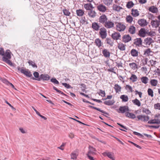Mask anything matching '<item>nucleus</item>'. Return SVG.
Here are the masks:
<instances>
[{"label": "nucleus", "mask_w": 160, "mask_h": 160, "mask_svg": "<svg viewBox=\"0 0 160 160\" xmlns=\"http://www.w3.org/2000/svg\"><path fill=\"white\" fill-rule=\"evenodd\" d=\"M137 118L139 120H140L144 122L148 121L149 119V117L148 116L143 115L137 116Z\"/></svg>", "instance_id": "423d86ee"}, {"label": "nucleus", "mask_w": 160, "mask_h": 160, "mask_svg": "<svg viewBox=\"0 0 160 160\" xmlns=\"http://www.w3.org/2000/svg\"><path fill=\"white\" fill-rule=\"evenodd\" d=\"M148 123L149 124H160V120L158 119H152L149 121Z\"/></svg>", "instance_id": "393cba45"}, {"label": "nucleus", "mask_w": 160, "mask_h": 160, "mask_svg": "<svg viewBox=\"0 0 160 160\" xmlns=\"http://www.w3.org/2000/svg\"><path fill=\"white\" fill-rule=\"evenodd\" d=\"M33 75L35 78L32 77V79L34 80H36L38 81V78H40V75L39 73L37 72H35L33 73Z\"/></svg>", "instance_id": "72a5a7b5"}, {"label": "nucleus", "mask_w": 160, "mask_h": 160, "mask_svg": "<svg viewBox=\"0 0 160 160\" xmlns=\"http://www.w3.org/2000/svg\"><path fill=\"white\" fill-rule=\"evenodd\" d=\"M5 52L4 49L3 48H0V55L3 56L4 55Z\"/></svg>", "instance_id": "680f3d73"}, {"label": "nucleus", "mask_w": 160, "mask_h": 160, "mask_svg": "<svg viewBox=\"0 0 160 160\" xmlns=\"http://www.w3.org/2000/svg\"><path fill=\"white\" fill-rule=\"evenodd\" d=\"M154 108L155 109L160 110V104L158 103L154 105Z\"/></svg>", "instance_id": "13d9d810"}, {"label": "nucleus", "mask_w": 160, "mask_h": 160, "mask_svg": "<svg viewBox=\"0 0 160 160\" xmlns=\"http://www.w3.org/2000/svg\"><path fill=\"white\" fill-rule=\"evenodd\" d=\"M102 53L105 58H109L110 57V53L106 49H104L102 50Z\"/></svg>", "instance_id": "412c9836"}, {"label": "nucleus", "mask_w": 160, "mask_h": 160, "mask_svg": "<svg viewBox=\"0 0 160 160\" xmlns=\"http://www.w3.org/2000/svg\"><path fill=\"white\" fill-rule=\"evenodd\" d=\"M21 72L24 74L27 77H31L32 76L31 72L30 71H28V69L27 70L26 69L21 70Z\"/></svg>", "instance_id": "f3484780"}, {"label": "nucleus", "mask_w": 160, "mask_h": 160, "mask_svg": "<svg viewBox=\"0 0 160 160\" xmlns=\"http://www.w3.org/2000/svg\"><path fill=\"white\" fill-rule=\"evenodd\" d=\"M132 103L135 105L137 106L138 107H140L141 106V103L140 101L137 98L132 101Z\"/></svg>", "instance_id": "f704fd0d"}, {"label": "nucleus", "mask_w": 160, "mask_h": 160, "mask_svg": "<svg viewBox=\"0 0 160 160\" xmlns=\"http://www.w3.org/2000/svg\"><path fill=\"white\" fill-rule=\"evenodd\" d=\"M84 8L87 10H91V9L93 8L92 5L91 3H87L84 5Z\"/></svg>", "instance_id": "c85d7f7f"}, {"label": "nucleus", "mask_w": 160, "mask_h": 160, "mask_svg": "<svg viewBox=\"0 0 160 160\" xmlns=\"http://www.w3.org/2000/svg\"><path fill=\"white\" fill-rule=\"evenodd\" d=\"M134 5V4L132 1L128 2L126 5L127 7L128 8H130L133 7Z\"/></svg>", "instance_id": "a18cd8bd"}, {"label": "nucleus", "mask_w": 160, "mask_h": 160, "mask_svg": "<svg viewBox=\"0 0 160 160\" xmlns=\"http://www.w3.org/2000/svg\"><path fill=\"white\" fill-rule=\"evenodd\" d=\"M142 66H144L147 64V59L145 58L144 59L142 60Z\"/></svg>", "instance_id": "e2e57ef3"}, {"label": "nucleus", "mask_w": 160, "mask_h": 160, "mask_svg": "<svg viewBox=\"0 0 160 160\" xmlns=\"http://www.w3.org/2000/svg\"><path fill=\"white\" fill-rule=\"evenodd\" d=\"M133 44L138 47L142 46V41L141 38H137L134 39Z\"/></svg>", "instance_id": "ddd939ff"}, {"label": "nucleus", "mask_w": 160, "mask_h": 160, "mask_svg": "<svg viewBox=\"0 0 160 160\" xmlns=\"http://www.w3.org/2000/svg\"><path fill=\"white\" fill-rule=\"evenodd\" d=\"M89 151L87 154L89 155H95L96 154V149L93 147L89 145L88 147Z\"/></svg>", "instance_id": "f8f14e48"}, {"label": "nucleus", "mask_w": 160, "mask_h": 160, "mask_svg": "<svg viewBox=\"0 0 160 160\" xmlns=\"http://www.w3.org/2000/svg\"><path fill=\"white\" fill-rule=\"evenodd\" d=\"M129 109L128 107L127 106H124L120 107L119 108V111L118 112L119 113H124L127 112H128Z\"/></svg>", "instance_id": "9b49d317"}, {"label": "nucleus", "mask_w": 160, "mask_h": 160, "mask_svg": "<svg viewBox=\"0 0 160 160\" xmlns=\"http://www.w3.org/2000/svg\"><path fill=\"white\" fill-rule=\"evenodd\" d=\"M117 25L116 28L117 30L119 32L123 31L126 28V26L125 25L120 22H116Z\"/></svg>", "instance_id": "7ed1b4c3"}, {"label": "nucleus", "mask_w": 160, "mask_h": 160, "mask_svg": "<svg viewBox=\"0 0 160 160\" xmlns=\"http://www.w3.org/2000/svg\"><path fill=\"white\" fill-rule=\"evenodd\" d=\"M147 34H148L149 36L151 37H153L155 35L156 33L155 32L151 31L149 32H148Z\"/></svg>", "instance_id": "5fc2aeb1"}, {"label": "nucleus", "mask_w": 160, "mask_h": 160, "mask_svg": "<svg viewBox=\"0 0 160 160\" xmlns=\"http://www.w3.org/2000/svg\"><path fill=\"white\" fill-rule=\"evenodd\" d=\"M153 42L152 38L150 37H148L144 40L143 43L146 45L149 46Z\"/></svg>", "instance_id": "4468645a"}, {"label": "nucleus", "mask_w": 160, "mask_h": 160, "mask_svg": "<svg viewBox=\"0 0 160 160\" xmlns=\"http://www.w3.org/2000/svg\"><path fill=\"white\" fill-rule=\"evenodd\" d=\"M53 89L54 90H55L57 92H58L59 93H60L61 94H62V95H63L65 96H67V95L66 94H64L63 92H62L60 90H58L56 87L53 86Z\"/></svg>", "instance_id": "603ef678"}, {"label": "nucleus", "mask_w": 160, "mask_h": 160, "mask_svg": "<svg viewBox=\"0 0 160 160\" xmlns=\"http://www.w3.org/2000/svg\"><path fill=\"white\" fill-rule=\"evenodd\" d=\"M89 107L90 108H93V109H95V110H98L103 113L105 114L108 115H109V114L108 113H107V112H106L105 111H103L102 110L100 109L99 108H97V107H95L94 106H89Z\"/></svg>", "instance_id": "a878e982"}, {"label": "nucleus", "mask_w": 160, "mask_h": 160, "mask_svg": "<svg viewBox=\"0 0 160 160\" xmlns=\"http://www.w3.org/2000/svg\"><path fill=\"white\" fill-rule=\"evenodd\" d=\"M50 79V77L48 74H42L40 75V78H38V81L43 80V81H48Z\"/></svg>", "instance_id": "9d476101"}, {"label": "nucleus", "mask_w": 160, "mask_h": 160, "mask_svg": "<svg viewBox=\"0 0 160 160\" xmlns=\"http://www.w3.org/2000/svg\"><path fill=\"white\" fill-rule=\"evenodd\" d=\"M148 127L150 128H158L159 127V125H148Z\"/></svg>", "instance_id": "0e129e2a"}, {"label": "nucleus", "mask_w": 160, "mask_h": 160, "mask_svg": "<svg viewBox=\"0 0 160 160\" xmlns=\"http://www.w3.org/2000/svg\"><path fill=\"white\" fill-rule=\"evenodd\" d=\"M94 43L96 46L98 47V48H100V47L102 46V42L101 40L98 38H97L95 40Z\"/></svg>", "instance_id": "4be33fe9"}, {"label": "nucleus", "mask_w": 160, "mask_h": 160, "mask_svg": "<svg viewBox=\"0 0 160 160\" xmlns=\"http://www.w3.org/2000/svg\"><path fill=\"white\" fill-rule=\"evenodd\" d=\"M111 37L113 40H117L121 39V35L119 32H114L112 34Z\"/></svg>", "instance_id": "1a4fd4ad"}, {"label": "nucleus", "mask_w": 160, "mask_h": 160, "mask_svg": "<svg viewBox=\"0 0 160 160\" xmlns=\"http://www.w3.org/2000/svg\"><path fill=\"white\" fill-rule=\"evenodd\" d=\"M51 81L56 84H59V82L55 78H52L51 79Z\"/></svg>", "instance_id": "6e6d98bb"}, {"label": "nucleus", "mask_w": 160, "mask_h": 160, "mask_svg": "<svg viewBox=\"0 0 160 160\" xmlns=\"http://www.w3.org/2000/svg\"><path fill=\"white\" fill-rule=\"evenodd\" d=\"M142 112L146 113L147 114H149L151 113L150 111L148 109H145L144 108L142 109Z\"/></svg>", "instance_id": "4d7b16f0"}, {"label": "nucleus", "mask_w": 160, "mask_h": 160, "mask_svg": "<svg viewBox=\"0 0 160 160\" xmlns=\"http://www.w3.org/2000/svg\"><path fill=\"white\" fill-rule=\"evenodd\" d=\"M62 12L66 16H69L71 14L70 12L68 10L66 9H63Z\"/></svg>", "instance_id": "49530a36"}, {"label": "nucleus", "mask_w": 160, "mask_h": 160, "mask_svg": "<svg viewBox=\"0 0 160 160\" xmlns=\"http://www.w3.org/2000/svg\"><path fill=\"white\" fill-rule=\"evenodd\" d=\"M152 51L150 48H148L144 51V55H146L148 56L150 55V53Z\"/></svg>", "instance_id": "8fccbe9b"}, {"label": "nucleus", "mask_w": 160, "mask_h": 160, "mask_svg": "<svg viewBox=\"0 0 160 160\" xmlns=\"http://www.w3.org/2000/svg\"><path fill=\"white\" fill-rule=\"evenodd\" d=\"M126 20L127 22L131 23L133 20V18L131 16L129 15L127 17Z\"/></svg>", "instance_id": "09e8293b"}, {"label": "nucleus", "mask_w": 160, "mask_h": 160, "mask_svg": "<svg viewBox=\"0 0 160 160\" xmlns=\"http://www.w3.org/2000/svg\"><path fill=\"white\" fill-rule=\"evenodd\" d=\"M104 26L107 29L112 28L114 27V23L111 21L108 20L104 24Z\"/></svg>", "instance_id": "0eeeda50"}, {"label": "nucleus", "mask_w": 160, "mask_h": 160, "mask_svg": "<svg viewBox=\"0 0 160 160\" xmlns=\"http://www.w3.org/2000/svg\"><path fill=\"white\" fill-rule=\"evenodd\" d=\"M105 41L107 44L109 45L110 46H112L113 44V42L112 41L110 38H106Z\"/></svg>", "instance_id": "c9c22d12"}, {"label": "nucleus", "mask_w": 160, "mask_h": 160, "mask_svg": "<svg viewBox=\"0 0 160 160\" xmlns=\"http://www.w3.org/2000/svg\"><path fill=\"white\" fill-rule=\"evenodd\" d=\"M113 0H103V2L106 5L109 6L112 3Z\"/></svg>", "instance_id": "37998d69"}, {"label": "nucleus", "mask_w": 160, "mask_h": 160, "mask_svg": "<svg viewBox=\"0 0 160 160\" xmlns=\"http://www.w3.org/2000/svg\"><path fill=\"white\" fill-rule=\"evenodd\" d=\"M149 11L153 13H156L158 11V9L157 8L154 6H151L149 7Z\"/></svg>", "instance_id": "bb28decb"}, {"label": "nucleus", "mask_w": 160, "mask_h": 160, "mask_svg": "<svg viewBox=\"0 0 160 160\" xmlns=\"http://www.w3.org/2000/svg\"><path fill=\"white\" fill-rule=\"evenodd\" d=\"M148 95L151 97L153 96V90L151 88H148Z\"/></svg>", "instance_id": "3c124183"}, {"label": "nucleus", "mask_w": 160, "mask_h": 160, "mask_svg": "<svg viewBox=\"0 0 160 160\" xmlns=\"http://www.w3.org/2000/svg\"><path fill=\"white\" fill-rule=\"evenodd\" d=\"M97 9L102 12H105L107 11L108 8L102 3L100 4L97 6Z\"/></svg>", "instance_id": "20e7f679"}, {"label": "nucleus", "mask_w": 160, "mask_h": 160, "mask_svg": "<svg viewBox=\"0 0 160 160\" xmlns=\"http://www.w3.org/2000/svg\"><path fill=\"white\" fill-rule=\"evenodd\" d=\"M100 27L99 25L96 22H94L92 23V28L95 31H98L100 30Z\"/></svg>", "instance_id": "a211bd4d"}, {"label": "nucleus", "mask_w": 160, "mask_h": 160, "mask_svg": "<svg viewBox=\"0 0 160 160\" xmlns=\"http://www.w3.org/2000/svg\"><path fill=\"white\" fill-rule=\"evenodd\" d=\"M114 88L115 89L116 92L117 93L121 91V88L118 84H116L114 85Z\"/></svg>", "instance_id": "79ce46f5"}, {"label": "nucleus", "mask_w": 160, "mask_h": 160, "mask_svg": "<svg viewBox=\"0 0 160 160\" xmlns=\"http://www.w3.org/2000/svg\"><path fill=\"white\" fill-rule=\"evenodd\" d=\"M136 28L133 26H131L129 28L128 32L131 34H134L135 32Z\"/></svg>", "instance_id": "b1692460"}, {"label": "nucleus", "mask_w": 160, "mask_h": 160, "mask_svg": "<svg viewBox=\"0 0 160 160\" xmlns=\"http://www.w3.org/2000/svg\"><path fill=\"white\" fill-rule=\"evenodd\" d=\"M71 157L72 159H75L77 158V155L75 153L72 152L71 154Z\"/></svg>", "instance_id": "052dcab7"}, {"label": "nucleus", "mask_w": 160, "mask_h": 160, "mask_svg": "<svg viewBox=\"0 0 160 160\" xmlns=\"http://www.w3.org/2000/svg\"><path fill=\"white\" fill-rule=\"evenodd\" d=\"M99 35L101 38L104 39L106 38L107 36V30L104 27H102L100 29L99 32Z\"/></svg>", "instance_id": "f03ea898"}, {"label": "nucleus", "mask_w": 160, "mask_h": 160, "mask_svg": "<svg viewBox=\"0 0 160 160\" xmlns=\"http://www.w3.org/2000/svg\"><path fill=\"white\" fill-rule=\"evenodd\" d=\"M2 82L7 85H9L10 82L6 79H4L2 80Z\"/></svg>", "instance_id": "69168bd1"}, {"label": "nucleus", "mask_w": 160, "mask_h": 160, "mask_svg": "<svg viewBox=\"0 0 160 160\" xmlns=\"http://www.w3.org/2000/svg\"><path fill=\"white\" fill-rule=\"evenodd\" d=\"M120 98L122 99V102H126L128 101V96L124 95L121 96Z\"/></svg>", "instance_id": "a19ab883"}, {"label": "nucleus", "mask_w": 160, "mask_h": 160, "mask_svg": "<svg viewBox=\"0 0 160 160\" xmlns=\"http://www.w3.org/2000/svg\"><path fill=\"white\" fill-rule=\"evenodd\" d=\"M132 14L134 17H136L139 15V12L137 9H132L131 10Z\"/></svg>", "instance_id": "5701e85b"}, {"label": "nucleus", "mask_w": 160, "mask_h": 160, "mask_svg": "<svg viewBox=\"0 0 160 160\" xmlns=\"http://www.w3.org/2000/svg\"><path fill=\"white\" fill-rule=\"evenodd\" d=\"M130 52L131 55L133 57H137L138 56V52L135 49H132Z\"/></svg>", "instance_id": "cd10ccee"}, {"label": "nucleus", "mask_w": 160, "mask_h": 160, "mask_svg": "<svg viewBox=\"0 0 160 160\" xmlns=\"http://www.w3.org/2000/svg\"><path fill=\"white\" fill-rule=\"evenodd\" d=\"M113 9L114 10L117 12H119L121 9H122V8L119 6L114 4L113 6Z\"/></svg>", "instance_id": "2f4dec72"}, {"label": "nucleus", "mask_w": 160, "mask_h": 160, "mask_svg": "<svg viewBox=\"0 0 160 160\" xmlns=\"http://www.w3.org/2000/svg\"><path fill=\"white\" fill-rule=\"evenodd\" d=\"M102 155L104 156H107L110 158L112 159V160H115L114 158L113 157V154L111 152H104L102 153Z\"/></svg>", "instance_id": "6ab92c4d"}, {"label": "nucleus", "mask_w": 160, "mask_h": 160, "mask_svg": "<svg viewBox=\"0 0 160 160\" xmlns=\"http://www.w3.org/2000/svg\"><path fill=\"white\" fill-rule=\"evenodd\" d=\"M76 12L77 16L79 17L82 16L84 14V11L81 9L77 10Z\"/></svg>", "instance_id": "7c9ffc66"}, {"label": "nucleus", "mask_w": 160, "mask_h": 160, "mask_svg": "<svg viewBox=\"0 0 160 160\" xmlns=\"http://www.w3.org/2000/svg\"><path fill=\"white\" fill-rule=\"evenodd\" d=\"M129 66L133 70L138 68V65L135 62L129 63Z\"/></svg>", "instance_id": "58836bf2"}, {"label": "nucleus", "mask_w": 160, "mask_h": 160, "mask_svg": "<svg viewBox=\"0 0 160 160\" xmlns=\"http://www.w3.org/2000/svg\"><path fill=\"white\" fill-rule=\"evenodd\" d=\"M5 102L8 104L10 107L12 109L15 110V108L12 106L10 103H9L7 101L5 100Z\"/></svg>", "instance_id": "338daca9"}, {"label": "nucleus", "mask_w": 160, "mask_h": 160, "mask_svg": "<svg viewBox=\"0 0 160 160\" xmlns=\"http://www.w3.org/2000/svg\"><path fill=\"white\" fill-rule=\"evenodd\" d=\"M62 84L67 88H72V87L69 84H68L65 83H62Z\"/></svg>", "instance_id": "bf43d9fd"}, {"label": "nucleus", "mask_w": 160, "mask_h": 160, "mask_svg": "<svg viewBox=\"0 0 160 160\" xmlns=\"http://www.w3.org/2000/svg\"><path fill=\"white\" fill-rule=\"evenodd\" d=\"M88 15L90 17L94 18L96 15V12L95 11L91 10L88 12Z\"/></svg>", "instance_id": "473e14b6"}, {"label": "nucleus", "mask_w": 160, "mask_h": 160, "mask_svg": "<svg viewBox=\"0 0 160 160\" xmlns=\"http://www.w3.org/2000/svg\"><path fill=\"white\" fill-rule=\"evenodd\" d=\"M98 20L100 23L104 24L108 20V18L106 15L103 14L100 16Z\"/></svg>", "instance_id": "39448f33"}, {"label": "nucleus", "mask_w": 160, "mask_h": 160, "mask_svg": "<svg viewBox=\"0 0 160 160\" xmlns=\"http://www.w3.org/2000/svg\"><path fill=\"white\" fill-rule=\"evenodd\" d=\"M138 24L141 27H144L148 24L146 20L144 19H139L138 21Z\"/></svg>", "instance_id": "2eb2a0df"}, {"label": "nucleus", "mask_w": 160, "mask_h": 160, "mask_svg": "<svg viewBox=\"0 0 160 160\" xmlns=\"http://www.w3.org/2000/svg\"><path fill=\"white\" fill-rule=\"evenodd\" d=\"M11 52L9 50H7L3 55L2 60L3 62H6L10 66L12 67H14V64H13L9 60L11 58Z\"/></svg>", "instance_id": "f257e3e1"}, {"label": "nucleus", "mask_w": 160, "mask_h": 160, "mask_svg": "<svg viewBox=\"0 0 160 160\" xmlns=\"http://www.w3.org/2000/svg\"><path fill=\"white\" fill-rule=\"evenodd\" d=\"M87 156L88 157V158L90 160H95L91 156V155L89 154H86Z\"/></svg>", "instance_id": "774afa93"}, {"label": "nucleus", "mask_w": 160, "mask_h": 160, "mask_svg": "<svg viewBox=\"0 0 160 160\" xmlns=\"http://www.w3.org/2000/svg\"><path fill=\"white\" fill-rule=\"evenodd\" d=\"M151 24L153 28H157L159 25V22L157 20H152Z\"/></svg>", "instance_id": "aec40b11"}, {"label": "nucleus", "mask_w": 160, "mask_h": 160, "mask_svg": "<svg viewBox=\"0 0 160 160\" xmlns=\"http://www.w3.org/2000/svg\"><path fill=\"white\" fill-rule=\"evenodd\" d=\"M147 33L148 32H146L144 28H142L139 31L138 35L141 37H144Z\"/></svg>", "instance_id": "dca6fc26"}, {"label": "nucleus", "mask_w": 160, "mask_h": 160, "mask_svg": "<svg viewBox=\"0 0 160 160\" xmlns=\"http://www.w3.org/2000/svg\"><path fill=\"white\" fill-rule=\"evenodd\" d=\"M157 80L155 79H151L150 81V83L152 86H156L158 84Z\"/></svg>", "instance_id": "ea45409f"}, {"label": "nucleus", "mask_w": 160, "mask_h": 160, "mask_svg": "<svg viewBox=\"0 0 160 160\" xmlns=\"http://www.w3.org/2000/svg\"><path fill=\"white\" fill-rule=\"evenodd\" d=\"M122 41L127 43L131 40L132 38L129 34H125L124 35L122 38Z\"/></svg>", "instance_id": "6e6552de"}, {"label": "nucleus", "mask_w": 160, "mask_h": 160, "mask_svg": "<svg viewBox=\"0 0 160 160\" xmlns=\"http://www.w3.org/2000/svg\"><path fill=\"white\" fill-rule=\"evenodd\" d=\"M141 80L142 82L145 84H146L148 83L149 79L147 77H142L141 78Z\"/></svg>", "instance_id": "e433bc0d"}, {"label": "nucleus", "mask_w": 160, "mask_h": 160, "mask_svg": "<svg viewBox=\"0 0 160 160\" xmlns=\"http://www.w3.org/2000/svg\"><path fill=\"white\" fill-rule=\"evenodd\" d=\"M28 63H29V65H31L33 68H37V66L35 63L33 62L32 61L29 60L28 61Z\"/></svg>", "instance_id": "864d4df0"}, {"label": "nucleus", "mask_w": 160, "mask_h": 160, "mask_svg": "<svg viewBox=\"0 0 160 160\" xmlns=\"http://www.w3.org/2000/svg\"><path fill=\"white\" fill-rule=\"evenodd\" d=\"M118 48L121 51H124L125 50V45L122 43H119Z\"/></svg>", "instance_id": "4c0bfd02"}, {"label": "nucleus", "mask_w": 160, "mask_h": 160, "mask_svg": "<svg viewBox=\"0 0 160 160\" xmlns=\"http://www.w3.org/2000/svg\"><path fill=\"white\" fill-rule=\"evenodd\" d=\"M126 116L128 117L132 118L134 119L136 118L135 115L131 113H130L129 112H127L125 113Z\"/></svg>", "instance_id": "c756f323"}, {"label": "nucleus", "mask_w": 160, "mask_h": 160, "mask_svg": "<svg viewBox=\"0 0 160 160\" xmlns=\"http://www.w3.org/2000/svg\"><path fill=\"white\" fill-rule=\"evenodd\" d=\"M114 103V102L111 100L106 101L104 102L105 104L109 106L112 105Z\"/></svg>", "instance_id": "de8ad7c7"}, {"label": "nucleus", "mask_w": 160, "mask_h": 160, "mask_svg": "<svg viewBox=\"0 0 160 160\" xmlns=\"http://www.w3.org/2000/svg\"><path fill=\"white\" fill-rule=\"evenodd\" d=\"M130 79L132 81V82H134L137 81V77L136 75L132 74Z\"/></svg>", "instance_id": "c03bdc74"}]
</instances>
